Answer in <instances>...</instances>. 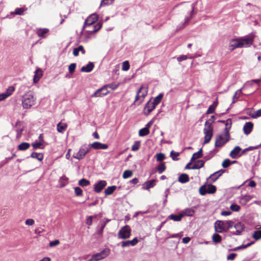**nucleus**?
I'll list each match as a JSON object with an SVG mask.
<instances>
[{
	"label": "nucleus",
	"mask_w": 261,
	"mask_h": 261,
	"mask_svg": "<svg viewBox=\"0 0 261 261\" xmlns=\"http://www.w3.org/2000/svg\"><path fill=\"white\" fill-rule=\"evenodd\" d=\"M36 98L32 91H29L22 97V105L24 109H30L34 106Z\"/></svg>",
	"instance_id": "nucleus-1"
},
{
	"label": "nucleus",
	"mask_w": 261,
	"mask_h": 261,
	"mask_svg": "<svg viewBox=\"0 0 261 261\" xmlns=\"http://www.w3.org/2000/svg\"><path fill=\"white\" fill-rule=\"evenodd\" d=\"M233 226V222L231 221L217 220L215 223V230L218 233L226 232Z\"/></svg>",
	"instance_id": "nucleus-2"
},
{
	"label": "nucleus",
	"mask_w": 261,
	"mask_h": 261,
	"mask_svg": "<svg viewBox=\"0 0 261 261\" xmlns=\"http://www.w3.org/2000/svg\"><path fill=\"white\" fill-rule=\"evenodd\" d=\"M212 122L207 120L205 123V126L203 129V133L204 134V143H208L211 140L213 135V127L212 126Z\"/></svg>",
	"instance_id": "nucleus-3"
},
{
	"label": "nucleus",
	"mask_w": 261,
	"mask_h": 261,
	"mask_svg": "<svg viewBox=\"0 0 261 261\" xmlns=\"http://www.w3.org/2000/svg\"><path fill=\"white\" fill-rule=\"evenodd\" d=\"M230 136L228 130L224 132L223 134L218 135L216 137L215 146L216 147H221L223 146L229 140Z\"/></svg>",
	"instance_id": "nucleus-4"
},
{
	"label": "nucleus",
	"mask_w": 261,
	"mask_h": 261,
	"mask_svg": "<svg viewBox=\"0 0 261 261\" xmlns=\"http://www.w3.org/2000/svg\"><path fill=\"white\" fill-rule=\"evenodd\" d=\"M147 92V87L145 86H142L137 91L134 103H136L138 105L141 104L143 101Z\"/></svg>",
	"instance_id": "nucleus-5"
},
{
	"label": "nucleus",
	"mask_w": 261,
	"mask_h": 261,
	"mask_svg": "<svg viewBox=\"0 0 261 261\" xmlns=\"http://www.w3.org/2000/svg\"><path fill=\"white\" fill-rule=\"evenodd\" d=\"M240 42V48L248 47L250 46L254 39V35L250 34L247 36L239 38Z\"/></svg>",
	"instance_id": "nucleus-6"
},
{
	"label": "nucleus",
	"mask_w": 261,
	"mask_h": 261,
	"mask_svg": "<svg viewBox=\"0 0 261 261\" xmlns=\"http://www.w3.org/2000/svg\"><path fill=\"white\" fill-rule=\"evenodd\" d=\"M90 149L89 145H84L80 147L76 153L73 154V156L78 160H82L85 158L86 154L89 152Z\"/></svg>",
	"instance_id": "nucleus-7"
},
{
	"label": "nucleus",
	"mask_w": 261,
	"mask_h": 261,
	"mask_svg": "<svg viewBox=\"0 0 261 261\" xmlns=\"http://www.w3.org/2000/svg\"><path fill=\"white\" fill-rule=\"evenodd\" d=\"M131 235V229L128 225L122 227L118 232V238L120 239H126Z\"/></svg>",
	"instance_id": "nucleus-8"
},
{
	"label": "nucleus",
	"mask_w": 261,
	"mask_h": 261,
	"mask_svg": "<svg viewBox=\"0 0 261 261\" xmlns=\"http://www.w3.org/2000/svg\"><path fill=\"white\" fill-rule=\"evenodd\" d=\"M216 191V187L212 185H204L199 188V193L202 195H204L206 193L214 194Z\"/></svg>",
	"instance_id": "nucleus-9"
},
{
	"label": "nucleus",
	"mask_w": 261,
	"mask_h": 261,
	"mask_svg": "<svg viewBox=\"0 0 261 261\" xmlns=\"http://www.w3.org/2000/svg\"><path fill=\"white\" fill-rule=\"evenodd\" d=\"M98 16L96 13H93L90 15L85 20L84 29H88L92 25H94V23L97 21Z\"/></svg>",
	"instance_id": "nucleus-10"
},
{
	"label": "nucleus",
	"mask_w": 261,
	"mask_h": 261,
	"mask_svg": "<svg viewBox=\"0 0 261 261\" xmlns=\"http://www.w3.org/2000/svg\"><path fill=\"white\" fill-rule=\"evenodd\" d=\"M110 250L108 249H105L99 253H96L92 255L94 261H98L106 258L109 255Z\"/></svg>",
	"instance_id": "nucleus-11"
},
{
	"label": "nucleus",
	"mask_w": 261,
	"mask_h": 261,
	"mask_svg": "<svg viewBox=\"0 0 261 261\" xmlns=\"http://www.w3.org/2000/svg\"><path fill=\"white\" fill-rule=\"evenodd\" d=\"M102 27V23L100 22L97 23L94 25H92L88 29H84L85 32L88 34H91L96 33Z\"/></svg>",
	"instance_id": "nucleus-12"
},
{
	"label": "nucleus",
	"mask_w": 261,
	"mask_h": 261,
	"mask_svg": "<svg viewBox=\"0 0 261 261\" xmlns=\"http://www.w3.org/2000/svg\"><path fill=\"white\" fill-rule=\"evenodd\" d=\"M15 90V88L13 86L9 87L7 90L0 94V101L6 99L7 97L12 94Z\"/></svg>",
	"instance_id": "nucleus-13"
},
{
	"label": "nucleus",
	"mask_w": 261,
	"mask_h": 261,
	"mask_svg": "<svg viewBox=\"0 0 261 261\" xmlns=\"http://www.w3.org/2000/svg\"><path fill=\"white\" fill-rule=\"evenodd\" d=\"M109 93L107 87L103 86L101 88L96 91L92 95V97H101L106 95Z\"/></svg>",
	"instance_id": "nucleus-14"
},
{
	"label": "nucleus",
	"mask_w": 261,
	"mask_h": 261,
	"mask_svg": "<svg viewBox=\"0 0 261 261\" xmlns=\"http://www.w3.org/2000/svg\"><path fill=\"white\" fill-rule=\"evenodd\" d=\"M49 29L47 28H36L35 32L36 34L41 38H45L49 33Z\"/></svg>",
	"instance_id": "nucleus-15"
},
{
	"label": "nucleus",
	"mask_w": 261,
	"mask_h": 261,
	"mask_svg": "<svg viewBox=\"0 0 261 261\" xmlns=\"http://www.w3.org/2000/svg\"><path fill=\"white\" fill-rule=\"evenodd\" d=\"M240 42L238 38L231 39L229 42L228 47L230 50H233L236 48H240Z\"/></svg>",
	"instance_id": "nucleus-16"
},
{
	"label": "nucleus",
	"mask_w": 261,
	"mask_h": 261,
	"mask_svg": "<svg viewBox=\"0 0 261 261\" xmlns=\"http://www.w3.org/2000/svg\"><path fill=\"white\" fill-rule=\"evenodd\" d=\"M224 172L222 170L217 171L212 174L207 179L208 182H213L215 181Z\"/></svg>",
	"instance_id": "nucleus-17"
},
{
	"label": "nucleus",
	"mask_w": 261,
	"mask_h": 261,
	"mask_svg": "<svg viewBox=\"0 0 261 261\" xmlns=\"http://www.w3.org/2000/svg\"><path fill=\"white\" fill-rule=\"evenodd\" d=\"M90 146L95 149H107L108 148L107 144H103L99 142H95L89 145V146Z\"/></svg>",
	"instance_id": "nucleus-18"
},
{
	"label": "nucleus",
	"mask_w": 261,
	"mask_h": 261,
	"mask_svg": "<svg viewBox=\"0 0 261 261\" xmlns=\"http://www.w3.org/2000/svg\"><path fill=\"white\" fill-rule=\"evenodd\" d=\"M236 231L231 232L232 234L239 235L244 229V225L241 222H238L234 226Z\"/></svg>",
	"instance_id": "nucleus-19"
},
{
	"label": "nucleus",
	"mask_w": 261,
	"mask_h": 261,
	"mask_svg": "<svg viewBox=\"0 0 261 261\" xmlns=\"http://www.w3.org/2000/svg\"><path fill=\"white\" fill-rule=\"evenodd\" d=\"M107 185V182L105 180H100L94 186V191L97 192H100Z\"/></svg>",
	"instance_id": "nucleus-20"
},
{
	"label": "nucleus",
	"mask_w": 261,
	"mask_h": 261,
	"mask_svg": "<svg viewBox=\"0 0 261 261\" xmlns=\"http://www.w3.org/2000/svg\"><path fill=\"white\" fill-rule=\"evenodd\" d=\"M155 106L151 102L148 101L144 108V113L147 115L155 109Z\"/></svg>",
	"instance_id": "nucleus-21"
},
{
	"label": "nucleus",
	"mask_w": 261,
	"mask_h": 261,
	"mask_svg": "<svg viewBox=\"0 0 261 261\" xmlns=\"http://www.w3.org/2000/svg\"><path fill=\"white\" fill-rule=\"evenodd\" d=\"M241 148L239 146H236L230 152V156L232 159H236L237 157L240 156L239 154Z\"/></svg>",
	"instance_id": "nucleus-22"
},
{
	"label": "nucleus",
	"mask_w": 261,
	"mask_h": 261,
	"mask_svg": "<svg viewBox=\"0 0 261 261\" xmlns=\"http://www.w3.org/2000/svg\"><path fill=\"white\" fill-rule=\"evenodd\" d=\"M156 180L154 179L147 181L142 185V188L145 190H149L155 185Z\"/></svg>",
	"instance_id": "nucleus-23"
},
{
	"label": "nucleus",
	"mask_w": 261,
	"mask_h": 261,
	"mask_svg": "<svg viewBox=\"0 0 261 261\" xmlns=\"http://www.w3.org/2000/svg\"><path fill=\"white\" fill-rule=\"evenodd\" d=\"M253 128V124L251 122H247L243 127V130L245 134L248 135L252 131Z\"/></svg>",
	"instance_id": "nucleus-24"
},
{
	"label": "nucleus",
	"mask_w": 261,
	"mask_h": 261,
	"mask_svg": "<svg viewBox=\"0 0 261 261\" xmlns=\"http://www.w3.org/2000/svg\"><path fill=\"white\" fill-rule=\"evenodd\" d=\"M218 122L222 123L225 124V128L224 129V132H226L227 129L228 132H229V130L231 127L232 122L230 119H228L226 120H219Z\"/></svg>",
	"instance_id": "nucleus-25"
},
{
	"label": "nucleus",
	"mask_w": 261,
	"mask_h": 261,
	"mask_svg": "<svg viewBox=\"0 0 261 261\" xmlns=\"http://www.w3.org/2000/svg\"><path fill=\"white\" fill-rule=\"evenodd\" d=\"M94 68V64L92 62H89L86 66L82 67L81 70L84 72H89L91 71Z\"/></svg>",
	"instance_id": "nucleus-26"
},
{
	"label": "nucleus",
	"mask_w": 261,
	"mask_h": 261,
	"mask_svg": "<svg viewBox=\"0 0 261 261\" xmlns=\"http://www.w3.org/2000/svg\"><path fill=\"white\" fill-rule=\"evenodd\" d=\"M42 76V71L40 69H37L35 71L34 76V83H37Z\"/></svg>",
	"instance_id": "nucleus-27"
},
{
	"label": "nucleus",
	"mask_w": 261,
	"mask_h": 261,
	"mask_svg": "<svg viewBox=\"0 0 261 261\" xmlns=\"http://www.w3.org/2000/svg\"><path fill=\"white\" fill-rule=\"evenodd\" d=\"M80 51L83 55L85 53V50L82 45H80L77 47L74 48L73 50V54L75 57H77L79 55V53Z\"/></svg>",
	"instance_id": "nucleus-28"
},
{
	"label": "nucleus",
	"mask_w": 261,
	"mask_h": 261,
	"mask_svg": "<svg viewBox=\"0 0 261 261\" xmlns=\"http://www.w3.org/2000/svg\"><path fill=\"white\" fill-rule=\"evenodd\" d=\"M204 164V162L202 160H198L195 162L192 166V169H198L202 168Z\"/></svg>",
	"instance_id": "nucleus-29"
},
{
	"label": "nucleus",
	"mask_w": 261,
	"mask_h": 261,
	"mask_svg": "<svg viewBox=\"0 0 261 261\" xmlns=\"http://www.w3.org/2000/svg\"><path fill=\"white\" fill-rule=\"evenodd\" d=\"M67 125L66 123L59 122L57 125V131L59 133H63L67 128Z\"/></svg>",
	"instance_id": "nucleus-30"
},
{
	"label": "nucleus",
	"mask_w": 261,
	"mask_h": 261,
	"mask_svg": "<svg viewBox=\"0 0 261 261\" xmlns=\"http://www.w3.org/2000/svg\"><path fill=\"white\" fill-rule=\"evenodd\" d=\"M194 213L195 211L193 208H189L184 210L182 212V215H183V217L184 216H193Z\"/></svg>",
	"instance_id": "nucleus-31"
},
{
	"label": "nucleus",
	"mask_w": 261,
	"mask_h": 261,
	"mask_svg": "<svg viewBox=\"0 0 261 261\" xmlns=\"http://www.w3.org/2000/svg\"><path fill=\"white\" fill-rule=\"evenodd\" d=\"M189 180V176L186 174H182L178 177V181L181 183H186Z\"/></svg>",
	"instance_id": "nucleus-32"
},
{
	"label": "nucleus",
	"mask_w": 261,
	"mask_h": 261,
	"mask_svg": "<svg viewBox=\"0 0 261 261\" xmlns=\"http://www.w3.org/2000/svg\"><path fill=\"white\" fill-rule=\"evenodd\" d=\"M218 105L217 101H214L213 103L211 105L206 111V114H212L215 112V109Z\"/></svg>",
	"instance_id": "nucleus-33"
},
{
	"label": "nucleus",
	"mask_w": 261,
	"mask_h": 261,
	"mask_svg": "<svg viewBox=\"0 0 261 261\" xmlns=\"http://www.w3.org/2000/svg\"><path fill=\"white\" fill-rule=\"evenodd\" d=\"M68 182V178L66 177L65 176H62L59 181V182L60 184V185L61 187H64L67 184Z\"/></svg>",
	"instance_id": "nucleus-34"
},
{
	"label": "nucleus",
	"mask_w": 261,
	"mask_h": 261,
	"mask_svg": "<svg viewBox=\"0 0 261 261\" xmlns=\"http://www.w3.org/2000/svg\"><path fill=\"white\" fill-rule=\"evenodd\" d=\"M202 156V149H200L198 152L194 153L191 158V162L200 158Z\"/></svg>",
	"instance_id": "nucleus-35"
},
{
	"label": "nucleus",
	"mask_w": 261,
	"mask_h": 261,
	"mask_svg": "<svg viewBox=\"0 0 261 261\" xmlns=\"http://www.w3.org/2000/svg\"><path fill=\"white\" fill-rule=\"evenodd\" d=\"M183 217V215H182V213L177 215H170L169 216V218L173 220L174 221H179L181 220V218Z\"/></svg>",
	"instance_id": "nucleus-36"
},
{
	"label": "nucleus",
	"mask_w": 261,
	"mask_h": 261,
	"mask_svg": "<svg viewBox=\"0 0 261 261\" xmlns=\"http://www.w3.org/2000/svg\"><path fill=\"white\" fill-rule=\"evenodd\" d=\"M30 146L29 143L27 142H23L18 145V148L19 150H25L28 149Z\"/></svg>",
	"instance_id": "nucleus-37"
},
{
	"label": "nucleus",
	"mask_w": 261,
	"mask_h": 261,
	"mask_svg": "<svg viewBox=\"0 0 261 261\" xmlns=\"http://www.w3.org/2000/svg\"><path fill=\"white\" fill-rule=\"evenodd\" d=\"M31 158L37 159L38 160L41 161L43 159V155L40 153L33 152L31 155Z\"/></svg>",
	"instance_id": "nucleus-38"
},
{
	"label": "nucleus",
	"mask_w": 261,
	"mask_h": 261,
	"mask_svg": "<svg viewBox=\"0 0 261 261\" xmlns=\"http://www.w3.org/2000/svg\"><path fill=\"white\" fill-rule=\"evenodd\" d=\"M116 186H111L108 187L105 191V193L107 195H111L116 189Z\"/></svg>",
	"instance_id": "nucleus-39"
},
{
	"label": "nucleus",
	"mask_w": 261,
	"mask_h": 261,
	"mask_svg": "<svg viewBox=\"0 0 261 261\" xmlns=\"http://www.w3.org/2000/svg\"><path fill=\"white\" fill-rule=\"evenodd\" d=\"M149 133V130L147 127H144L139 130V134L140 136H145Z\"/></svg>",
	"instance_id": "nucleus-40"
},
{
	"label": "nucleus",
	"mask_w": 261,
	"mask_h": 261,
	"mask_svg": "<svg viewBox=\"0 0 261 261\" xmlns=\"http://www.w3.org/2000/svg\"><path fill=\"white\" fill-rule=\"evenodd\" d=\"M253 197V195H246L242 196L241 198V200L244 202V204H246L249 202Z\"/></svg>",
	"instance_id": "nucleus-41"
},
{
	"label": "nucleus",
	"mask_w": 261,
	"mask_h": 261,
	"mask_svg": "<svg viewBox=\"0 0 261 261\" xmlns=\"http://www.w3.org/2000/svg\"><path fill=\"white\" fill-rule=\"evenodd\" d=\"M163 95L162 94H160L158 96H156L153 100L152 102L156 106L159 103H160L162 98H163Z\"/></svg>",
	"instance_id": "nucleus-42"
},
{
	"label": "nucleus",
	"mask_w": 261,
	"mask_h": 261,
	"mask_svg": "<svg viewBox=\"0 0 261 261\" xmlns=\"http://www.w3.org/2000/svg\"><path fill=\"white\" fill-rule=\"evenodd\" d=\"M237 161H234L232 162H231L229 159H225L222 163V166L223 168L228 167L231 164H233L236 163Z\"/></svg>",
	"instance_id": "nucleus-43"
},
{
	"label": "nucleus",
	"mask_w": 261,
	"mask_h": 261,
	"mask_svg": "<svg viewBox=\"0 0 261 261\" xmlns=\"http://www.w3.org/2000/svg\"><path fill=\"white\" fill-rule=\"evenodd\" d=\"M213 242L216 243H219L221 241V236L218 233H214L212 237Z\"/></svg>",
	"instance_id": "nucleus-44"
},
{
	"label": "nucleus",
	"mask_w": 261,
	"mask_h": 261,
	"mask_svg": "<svg viewBox=\"0 0 261 261\" xmlns=\"http://www.w3.org/2000/svg\"><path fill=\"white\" fill-rule=\"evenodd\" d=\"M252 238L255 240L261 239V230L255 231L252 235Z\"/></svg>",
	"instance_id": "nucleus-45"
},
{
	"label": "nucleus",
	"mask_w": 261,
	"mask_h": 261,
	"mask_svg": "<svg viewBox=\"0 0 261 261\" xmlns=\"http://www.w3.org/2000/svg\"><path fill=\"white\" fill-rule=\"evenodd\" d=\"M133 175V172L131 170H125L124 171L122 177L123 178L126 179L131 177Z\"/></svg>",
	"instance_id": "nucleus-46"
},
{
	"label": "nucleus",
	"mask_w": 261,
	"mask_h": 261,
	"mask_svg": "<svg viewBox=\"0 0 261 261\" xmlns=\"http://www.w3.org/2000/svg\"><path fill=\"white\" fill-rule=\"evenodd\" d=\"M25 10H27V9L24 8H16L15 12L12 13L16 15H22Z\"/></svg>",
	"instance_id": "nucleus-47"
},
{
	"label": "nucleus",
	"mask_w": 261,
	"mask_h": 261,
	"mask_svg": "<svg viewBox=\"0 0 261 261\" xmlns=\"http://www.w3.org/2000/svg\"><path fill=\"white\" fill-rule=\"evenodd\" d=\"M79 184L81 186H87L90 185V181L85 178H83L79 180Z\"/></svg>",
	"instance_id": "nucleus-48"
},
{
	"label": "nucleus",
	"mask_w": 261,
	"mask_h": 261,
	"mask_svg": "<svg viewBox=\"0 0 261 261\" xmlns=\"http://www.w3.org/2000/svg\"><path fill=\"white\" fill-rule=\"evenodd\" d=\"M129 63L128 61H125L122 63V70L123 71H127L129 69Z\"/></svg>",
	"instance_id": "nucleus-49"
},
{
	"label": "nucleus",
	"mask_w": 261,
	"mask_h": 261,
	"mask_svg": "<svg viewBox=\"0 0 261 261\" xmlns=\"http://www.w3.org/2000/svg\"><path fill=\"white\" fill-rule=\"evenodd\" d=\"M166 169V166L164 163H161L158 167V171L159 173H162Z\"/></svg>",
	"instance_id": "nucleus-50"
},
{
	"label": "nucleus",
	"mask_w": 261,
	"mask_h": 261,
	"mask_svg": "<svg viewBox=\"0 0 261 261\" xmlns=\"http://www.w3.org/2000/svg\"><path fill=\"white\" fill-rule=\"evenodd\" d=\"M114 0H102L100 3V6H105L112 5Z\"/></svg>",
	"instance_id": "nucleus-51"
},
{
	"label": "nucleus",
	"mask_w": 261,
	"mask_h": 261,
	"mask_svg": "<svg viewBox=\"0 0 261 261\" xmlns=\"http://www.w3.org/2000/svg\"><path fill=\"white\" fill-rule=\"evenodd\" d=\"M44 141L43 140H41L39 142H34L32 144V146L34 148H40L42 145Z\"/></svg>",
	"instance_id": "nucleus-52"
},
{
	"label": "nucleus",
	"mask_w": 261,
	"mask_h": 261,
	"mask_svg": "<svg viewBox=\"0 0 261 261\" xmlns=\"http://www.w3.org/2000/svg\"><path fill=\"white\" fill-rule=\"evenodd\" d=\"M140 147V142L139 141H136L132 147V150L133 151L138 150Z\"/></svg>",
	"instance_id": "nucleus-53"
},
{
	"label": "nucleus",
	"mask_w": 261,
	"mask_h": 261,
	"mask_svg": "<svg viewBox=\"0 0 261 261\" xmlns=\"http://www.w3.org/2000/svg\"><path fill=\"white\" fill-rule=\"evenodd\" d=\"M76 64L75 63H72L69 65L68 66V70L70 73L73 74L75 71V68H76Z\"/></svg>",
	"instance_id": "nucleus-54"
},
{
	"label": "nucleus",
	"mask_w": 261,
	"mask_h": 261,
	"mask_svg": "<svg viewBox=\"0 0 261 261\" xmlns=\"http://www.w3.org/2000/svg\"><path fill=\"white\" fill-rule=\"evenodd\" d=\"M165 158V155L164 153H159L156 154V159L158 161L161 162Z\"/></svg>",
	"instance_id": "nucleus-55"
},
{
	"label": "nucleus",
	"mask_w": 261,
	"mask_h": 261,
	"mask_svg": "<svg viewBox=\"0 0 261 261\" xmlns=\"http://www.w3.org/2000/svg\"><path fill=\"white\" fill-rule=\"evenodd\" d=\"M179 155V153L178 152H174L173 150L171 151L170 152V156L172 158V159L174 161H176L178 160L176 158Z\"/></svg>",
	"instance_id": "nucleus-56"
},
{
	"label": "nucleus",
	"mask_w": 261,
	"mask_h": 261,
	"mask_svg": "<svg viewBox=\"0 0 261 261\" xmlns=\"http://www.w3.org/2000/svg\"><path fill=\"white\" fill-rule=\"evenodd\" d=\"M118 86H119L118 84H114V83H112V84H110L106 85V86L107 87V89L110 88L112 90L116 89L117 88V87H118Z\"/></svg>",
	"instance_id": "nucleus-57"
},
{
	"label": "nucleus",
	"mask_w": 261,
	"mask_h": 261,
	"mask_svg": "<svg viewBox=\"0 0 261 261\" xmlns=\"http://www.w3.org/2000/svg\"><path fill=\"white\" fill-rule=\"evenodd\" d=\"M74 192H75V195L77 196H82L83 194V191L79 187H75L74 188Z\"/></svg>",
	"instance_id": "nucleus-58"
},
{
	"label": "nucleus",
	"mask_w": 261,
	"mask_h": 261,
	"mask_svg": "<svg viewBox=\"0 0 261 261\" xmlns=\"http://www.w3.org/2000/svg\"><path fill=\"white\" fill-rule=\"evenodd\" d=\"M230 209L232 211H235V212H238L240 210V206H239L238 205L236 204H232L230 205Z\"/></svg>",
	"instance_id": "nucleus-59"
},
{
	"label": "nucleus",
	"mask_w": 261,
	"mask_h": 261,
	"mask_svg": "<svg viewBox=\"0 0 261 261\" xmlns=\"http://www.w3.org/2000/svg\"><path fill=\"white\" fill-rule=\"evenodd\" d=\"M25 224L28 226H32L35 224V221L33 219H28L25 220Z\"/></svg>",
	"instance_id": "nucleus-60"
},
{
	"label": "nucleus",
	"mask_w": 261,
	"mask_h": 261,
	"mask_svg": "<svg viewBox=\"0 0 261 261\" xmlns=\"http://www.w3.org/2000/svg\"><path fill=\"white\" fill-rule=\"evenodd\" d=\"M261 116V109L255 112L252 115L253 118H257Z\"/></svg>",
	"instance_id": "nucleus-61"
},
{
	"label": "nucleus",
	"mask_w": 261,
	"mask_h": 261,
	"mask_svg": "<svg viewBox=\"0 0 261 261\" xmlns=\"http://www.w3.org/2000/svg\"><path fill=\"white\" fill-rule=\"evenodd\" d=\"M60 242L58 240H56L55 241H51L49 243V246L52 247L56 246H57L59 244Z\"/></svg>",
	"instance_id": "nucleus-62"
},
{
	"label": "nucleus",
	"mask_w": 261,
	"mask_h": 261,
	"mask_svg": "<svg viewBox=\"0 0 261 261\" xmlns=\"http://www.w3.org/2000/svg\"><path fill=\"white\" fill-rule=\"evenodd\" d=\"M188 59V57L186 55H181V56H179L177 58V60L179 62H181L182 61H184V60H186Z\"/></svg>",
	"instance_id": "nucleus-63"
},
{
	"label": "nucleus",
	"mask_w": 261,
	"mask_h": 261,
	"mask_svg": "<svg viewBox=\"0 0 261 261\" xmlns=\"http://www.w3.org/2000/svg\"><path fill=\"white\" fill-rule=\"evenodd\" d=\"M131 246L130 241H124L121 243L122 247H128Z\"/></svg>",
	"instance_id": "nucleus-64"
}]
</instances>
